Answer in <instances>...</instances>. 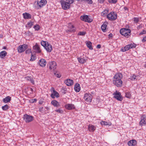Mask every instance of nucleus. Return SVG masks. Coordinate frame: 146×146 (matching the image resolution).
Instances as JSON below:
<instances>
[{
  "mask_svg": "<svg viewBox=\"0 0 146 146\" xmlns=\"http://www.w3.org/2000/svg\"><path fill=\"white\" fill-rule=\"evenodd\" d=\"M51 104L54 107H57L60 106V105L59 102L56 100H53L51 102Z\"/></svg>",
  "mask_w": 146,
  "mask_h": 146,
  "instance_id": "obj_25",
  "label": "nucleus"
},
{
  "mask_svg": "<svg viewBox=\"0 0 146 146\" xmlns=\"http://www.w3.org/2000/svg\"><path fill=\"white\" fill-rule=\"evenodd\" d=\"M51 91L52 92L50 96L53 98H55V97L56 98L59 97L60 95L53 88H52L51 89Z\"/></svg>",
  "mask_w": 146,
  "mask_h": 146,
  "instance_id": "obj_8",
  "label": "nucleus"
},
{
  "mask_svg": "<svg viewBox=\"0 0 146 146\" xmlns=\"http://www.w3.org/2000/svg\"><path fill=\"white\" fill-rule=\"evenodd\" d=\"M45 49L47 52H50L52 50V46L50 44L48 43L45 46Z\"/></svg>",
  "mask_w": 146,
  "mask_h": 146,
  "instance_id": "obj_20",
  "label": "nucleus"
},
{
  "mask_svg": "<svg viewBox=\"0 0 146 146\" xmlns=\"http://www.w3.org/2000/svg\"><path fill=\"white\" fill-rule=\"evenodd\" d=\"M60 2L62 9L65 10L69 9L70 8V4L74 3L72 0H66V1L64 0H61Z\"/></svg>",
  "mask_w": 146,
  "mask_h": 146,
  "instance_id": "obj_1",
  "label": "nucleus"
},
{
  "mask_svg": "<svg viewBox=\"0 0 146 146\" xmlns=\"http://www.w3.org/2000/svg\"><path fill=\"white\" fill-rule=\"evenodd\" d=\"M108 1L111 3H115L117 2V0H108Z\"/></svg>",
  "mask_w": 146,
  "mask_h": 146,
  "instance_id": "obj_41",
  "label": "nucleus"
},
{
  "mask_svg": "<svg viewBox=\"0 0 146 146\" xmlns=\"http://www.w3.org/2000/svg\"><path fill=\"white\" fill-rule=\"evenodd\" d=\"M84 100L88 102H91L92 100V96L90 94H86L84 96Z\"/></svg>",
  "mask_w": 146,
  "mask_h": 146,
  "instance_id": "obj_14",
  "label": "nucleus"
},
{
  "mask_svg": "<svg viewBox=\"0 0 146 146\" xmlns=\"http://www.w3.org/2000/svg\"><path fill=\"white\" fill-rule=\"evenodd\" d=\"M143 26V25L142 24H141L140 25H139L137 27V28L138 29H140Z\"/></svg>",
  "mask_w": 146,
  "mask_h": 146,
  "instance_id": "obj_51",
  "label": "nucleus"
},
{
  "mask_svg": "<svg viewBox=\"0 0 146 146\" xmlns=\"http://www.w3.org/2000/svg\"><path fill=\"white\" fill-rule=\"evenodd\" d=\"M113 35L112 34L110 33L109 35V37H112V36Z\"/></svg>",
  "mask_w": 146,
  "mask_h": 146,
  "instance_id": "obj_57",
  "label": "nucleus"
},
{
  "mask_svg": "<svg viewBox=\"0 0 146 146\" xmlns=\"http://www.w3.org/2000/svg\"><path fill=\"white\" fill-rule=\"evenodd\" d=\"M6 47L5 46H4L3 48V49H6Z\"/></svg>",
  "mask_w": 146,
  "mask_h": 146,
  "instance_id": "obj_61",
  "label": "nucleus"
},
{
  "mask_svg": "<svg viewBox=\"0 0 146 146\" xmlns=\"http://www.w3.org/2000/svg\"><path fill=\"white\" fill-rule=\"evenodd\" d=\"M124 9L125 10H127V7H125Z\"/></svg>",
  "mask_w": 146,
  "mask_h": 146,
  "instance_id": "obj_60",
  "label": "nucleus"
},
{
  "mask_svg": "<svg viewBox=\"0 0 146 146\" xmlns=\"http://www.w3.org/2000/svg\"><path fill=\"white\" fill-rule=\"evenodd\" d=\"M108 11L107 10H105L101 13V15L103 16H105L108 13Z\"/></svg>",
  "mask_w": 146,
  "mask_h": 146,
  "instance_id": "obj_34",
  "label": "nucleus"
},
{
  "mask_svg": "<svg viewBox=\"0 0 146 146\" xmlns=\"http://www.w3.org/2000/svg\"><path fill=\"white\" fill-rule=\"evenodd\" d=\"M123 82L121 80H113V83L117 87H121L122 86Z\"/></svg>",
  "mask_w": 146,
  "mask_h": 146,
  "instance_id": "obj_15",
  "label": "nucleus"
},
{
  "mask_svg": "<svg viewBox=\"0 0 146 146\" xmlns=\"http://www.w3.org/2000/svg\"><path fill=\"white\" fill-rule=\"evenodd\" d=\"M142 41L143 42H144L146 41V36L143 38L142 40Z\"/></svg>",
  "mask_w": 146,
  "mask_h": 146,
  "instance_id": "obj_54",
  "label": "nucleus"
},
{
  "mask_svg": "<svg viewBox=\"0 0 146 146\" xmlns=\"http://www.w3.org/2000/svg\"><path fill=\"white\" fill-rule=\"evenodd\" d=\"M136 76L133 75L132 76H131L130 77L129 79L132 80H135L136 79Z\"/></svg>",
  "mask_w": 146,
  "mask_h": 146,
  "instance_id": "obj_42",
  "label": "nucleus"
},
{
  "mask_svg": "<svg viewBox=\"0 0 146 146\" xmlns=\"http://www.w3.org/2000/svg\"><path fill=\"white\" fill-rule=\"evenodd\" d=\"M11 98L9 96H7V97H6L5 98H4L3 99V102H4L5 103L9 102L11 100Z\"/></svg>",
  "mask_w": 146,
  "mask_h": 146,
  "instance_id": "obj_29",
  "label": "nucleus"
},
{
  "mask_svg": "<svg viewBox=\"0 0 146 146\" xmlns=\"http://www.w3.org/2000/svg\"><path fill=\"white\" fill-rule=\"evenodd\" d=\"M74 89L76 92H79L80 90V84L78 83H76L75 85Z\"/></svg>",
  "mask_w": 146,
  "mask_h": 146,
  "instance_id": "obj_26",
  "label": "nucleus"
},
{
  "mask_svg": "<svg viewBox=\"0 0 146 146\" xmlns=\"http://www.w3.org/2000/svg\"><path fill=\"white\" fill-rule=\"evenodd\" d=\"M141 120L139 122V125H144L146 124V116L143 115L141 117Z\"/></svg>",
  "mask_w": 146,
  "mask_h": 146,
  "instance_id": "obj_13",
  "label": "nucleus"
},
{
  "mask_svg": "<svg viewBox=\"0 0 146 146\" xmlns=\"http://www.w3.org/2000/svg\"><path fill=\"white\" fill-rule=\"evenodd\" d=\"M114 95V98L117 100L119 101H121L123 100V97L121 96L120 92H118L116 91L113 94Z\"/></svg>",
  "mask_w": 146,
  "mask_h": 146,
  "instance_id": "obj_11",
  "label": "nucleus"
},
{
  "mask_svg": "<svg viewBox=\"0 0 146 146\" xmlns=\"http://www.w3.org/2000/svg\"><path fill=\"white\" fill-rule=\"evenodd\" d=\"M28 48V45L26 44H23L19 45L18 48L17 50L18 52L21 53L24 52Z\"/></svg>",
  "mask_w": 146,
  "mask_h": 146,
  "instance_id": "obj_10",
  "label": "nucleus"
},
{
  "mask_svg": "<svg viewBox=\"0 0 146 146\" xmlns=\"http://www.w3.org/2000/svg\"><path fill=\"white\" fill-rule=\"evenodd\" d=\"M125 96L126 97L128 98H130L131 97V95L130 93L129 92H127L125 93Z\"/></svg>",
  "mask_w": 146,
  "mask_h": 146,
  "instance_id": "obj_39",
  "label": "nucleus"
},
{
  "mask_svg": "<svg viewBox=\"0 0 146 146\" xmlns=\"http://www.w3.org/2000/svg\"><path fill=\"white\" fill-rule=\"evenodd\" d=\"M107 17L109 20L114 21L117 19V15L114 12H112L107 15Z\"/></svg>",
  "mask_w": 146,
  "mask_h": 146,
  "instance_id": "obj_5",
  "label": "nucleus"
},
{
  "mask_svg": "<svg viewBox=\"0 0 146 146\" xmlns=\"http://www.w3.org/2000/svg\"><path fill=\"white\" fill-rule=\"evenodd\" d=\"M39 104H42V102H39Z\"/></svg>",
  "mask_w": 146,
  "mask_h": 146,
  "instance_id": "obj_59",
  "label": "nucleus"
},
{
  "mask_svg": "<svg viewBox=\"0 0 146 146\" xmlns=\"http://www.w3.org/2000/svg\"><path fill=\"white\" fill-rule=\"evenodd\" d=\"M2 108L4 110H7L9 109V106L7 105H6L2 106Z\"/></svg>",
  "mask_w": 146,
  "mask_h": 146,
  "instance_id": "obj_38",
  "label": "nucleus"
},
{
  "mask_svg": "<svg viewBox=\"0 0 146 146\" xmlns=\"http://www.w3.org/2000/svg\"><path fill=\"white\" fill-rule=\"evenodd\" d=\"M96 129V127L94 125L89 124L88 126V129L90 131L93 132Z\"/></svg>",
  "mask_w": 146,
  "mask_h": 146,
  "instance_id": "obj_23",
  "label": "nucleus"
},
{
  "mask_svg": "<svg viewBox=\"0 0 146 146\" xmlns=\"http://www.w3.org/2000/svg\"><path fill=\"white\" fill-rule=\"evenodd\" d=\"M34 28L35 30L38 31L40 29V26L38 25H36L34 26Z\"/></svg>",
  "mask_w": 146,
  "mask_h": 146,
  "instance_id": "obj_37",
  "label": "nucleus"
},
{
  "mask_svg": "<svg viewBox=\"0 0 146 146\" xmlns=\"http://www.w3.org/2000/svg\"><path fill=\"white\" fill-rule=\"evenodd\" d=\"M25 79L27 80L30 81V80H31V77H29V76H28L25 77Z\"/></svg>",
  "mask_w": 146,
  "mask_h": 146,
  "instance_id": "obj_49",
  "label": "nucleus"
},
{
  "mask_svg": "<svg viewBox=\"0 0 146 146\" xmlns=\"http://www.w3.org/2000/svg\"><path fill=\"white\" fill-rule=\"evenodd\" d=\"M33 25V22L32 21H30L26 25V27L29 28H31Z\"/></svg>",
  "mask_w": 146,
  "mask_h": 146,
  "instance_id": "obj_33",
  "label": "nucleus"
},
{
  "mask_svg": "<svg viewBox=\"0 0 146 146\" xmlns=\"http://www.w3.org/2000/svg\"><path fill=\"white\" fill-rule=\"evenodd\" d=\"M144 66L145 68H146V64Z\"/></svg>",
  "mask_w": 146,
  "mask_h": 146,
  "instance_id": "obj_62",
  "label": "nucleus"
},
{
  "mask_svg": "<svg viewBox=\"0 0 146 146\" xmlns=\"http://www.w3.org/2000/svg\"><path fill=\"white\" fill-rule=\"evenodd\" d=\"M36 6H35V8L37 9H39L41 7L44 6L47 3L46 0H41L40 2L37 1Z\"/></svg>",
  "mask_w": 146,
  "mask_h": 146,
  "instance_id": "obj_3",
  "label": "nucleus"
},
{
  "mask_svg": "<svg viewBox=\"0 0 146 146\" xmlns=\"http://www.w3.org/2000/svg\"><path fill=\"white\" fill-rule=\"evenodd\" d=\"M120 33L121 35L127 37L131 35V30L129 29H121L120 30Z\"/></svg>",
  "mask_w": 146,
  "mask_h": 146,
  "instance_id": "obj_2",
  "label": "nucleus"
},
{
  "mask_svg": "<svg viewBox=\"0 0 146 146\" xmlns=\"http://www.w3.org/2000/svg\"><path fill=\"white\" fill-rule=\"evenodd\" d=\"M23 15L25 19H29L31 18V15L29 13H23Z\"/></svg>",
  "mask_w": 146,
  "mask_h": 146,
  "instance_id": "obj_24",
  "label": "nucleus"
},
{
  "mask_svg": "<svg viewBox=\"0 0 146 146\" xmlns=\"http://www.w3.org/2000/svg\"><path fill=\"white\" fill-rule=\"evenodd\" d=\"M100 3H103L105 1V0H98Z\"/></svg>",
  "mask_w": 146,
  "mask_h": 146,
  "instance_id": "obj_53",
  "label": "nucleus"
},
{
  "mask_svg": "<svg viewBox=\"0 0 146 146\" xmlns=\"http://www.w3.org/2000/svg\"><path fill=\"white\" fill-rule=\"evenodd\" d=\"M43 107H40L39 108V111L41 112L42 113L43 112Z\"/></svg>",
  "mask_w": 146,
  "mask_h": 146,
  "instance_id": "obj_50",
  "label": "nucleus"
},
{
  "mask_svg": "<svg viewBox=\"0 0 146 146\" xmlns=\"http://www.w3.org/2000/svg\"><path fill=\"white\" fill-rule=\"evenodd\" d=\"M78 59L79 62L81 64H84L86 62V60L82 57L78 58Z\"/></svg>",
  "mask_w": 146,
  "mask_h": 146,
  "instance_id": "obj_28",
  "label": "nucleus"
},
{
  "mask_svg": "<svg viewBox=\"0 0 146 146\" xmlns=\"http://www.w3.org/2000/svg\"><path fill=\"white\" fill-rule=\"evenodd\" d=\"M65 83L68 86H71L73 84V81L71 79H67L65 81Z\"/></svg>",
  "mask_w": 146,
  "mask_h": 146,
  "instance_id": "obj_22",
  "label": "nucleus"
},
{
  "mask_svg": "<svg viewBox=\"0 0 146 146\" xmlns=\"http://www.w3.org/2000/svg\"><path fill=\"white\" fill-rule=\"evenodd\" d=\"M33 49L36 53H40L41 52L39 45L36 43V44L35 45L33 46Z\"/></svg>",
  "mask_w": 146,
  "mask_h": 146,
  "instance_id": "obj_17",
  "label": "nucleus"
},
{
  "mask_svg": "<svg viewBox=\"0 0 146 146\" xmlns=\"http://www.w3.org/2000/svg\"><path fill=\"white\" fill-rule=\"evenodd\" d=\"M72 1H73V2H74V0H72Z\"/></svg>",
  "mask_w": 146,
  "mask_h": 146,
  "instance_id": "obj_64",
  "label": "nucleus"
},
{
  "mask_svg": "<svg viewBox=\"0 0 146 146\" xmlns=\"http://www.w3.org/2000/svg\"><path fill=\"white\" fill-rule=\"evenodd\" d=\"M49 69L50 70L55 71L56 68V64L54 61H52L49 63Z\"/></svg>",
  "mask_w": 146,
  "mask_h": 146,
  "instance_id": "obj_12",
  "label": "nucleus"
},
{
  "mask_svg": "<svg viewBox=\"0 0 146 146\" xmlns=\"http://www.w3.org/2000/svg\"><path fill=\"white\" fill-rule=\"evenodd\" d=\"M48 42L46 41H42L41 42V45L44 47V48L45 46L47 45V44H48Z\"/></svg>",
  "mask_w": 146,
  "mask_h": 146,
  "instance_id": "obj_35",
  "label": "nucleus"
},
{
  "mask_svg": "<svg viewBox=\"0 0 146 146\" xmlns=\"http://www.w3.org/2000/svg\"><path fill=\"white\" fill-rule=\"evenodd\" d=\"M65 107L68 110H71L75 108L74 105L72 104H67L65 106Z\"/></svg>",
  "mask_w": 146,
  "mask_h": 146,
  "instance_id": "obj_19",
  "label": "nucleus"
},
{
  "mask_svg": "<svg viewBox=\"0 0 146 146\" xmlns=\"http://www.w3.org/2000/svg\"><path fill=\"white\" fill-rule=\"evenodd\" d=\"M7 55V52L5 51H3L0 52V56L1 58H3Z\"/></svg>",
  "mask_w": 146,
  "mask_h": 146,
  "instance_id": "obj_30",
  "label": "nucleus"
},
{
  "mask_svg": "<svg viewBox=\"0 0 146 146\" xmlns=\"http://www.w3.org/2000/svg\"><path fill=\"white\" fill-rule=\"evenodd\" d=\"M37 101V99H32L30 100V102L31 103L35 102Z\"/></svg>",
  "mask_w": 146,
  "mask_h": 146,
  "instance_id": "obj_45",
  "label": "nucleus"
},
{
  "mask_svg": "<svg viewBox=\"0 0 146 146\" xmlns=\"http://www.w3.org/2000/svg\"><path fill=\"white\" fill-rule=\"evenodd\" d=\"M46 62L45 60L43 59H40L38 62V64L40 66L44 67L45 66L46 64Z\"/></svg>",
  "mask_w": 146,
  "mask_h": 146,
  "instance_id": "obj_18",
  "label": "nucleus"
},
{
  "mask_svg": "<svg viewBox=\"0 0 146 146\" xmlns=\"http://www.w3.org/2000/svg\"><path fill=\"white\" fill-rule=\"evenodd\" d=\"M54 74L58 78H60L61 76V74L60 73H58L57 72H54Z\"/></svg>",
  "mask_w": 146,
  "mask_h": 146,
  "instance_id": "obj_43",
  "label": "nucleus"
},
{
  "mask_svg": "<svg viewBox=\"0 0 146 146\" xmlns=\"http://www.w3.org/2000/svg\"><path fill=\"white\" fill-rule=\"evenodd\" d=\"M86 32L84 31L80 32L78 33V35L84 36L86 34Z\"/></svg>",
  "mask_w": 146,
  "mask_h": 146,
  "instance_id": "obj_40",
  "label": "nucleus"
},
{
  "mask_svg": "<svg viewBox=\"0 0 146 146\" xmlns=\"http://www.w3.org/2000/svg\"><path fill=\"white\" fill-rule=\"evenodd\" d=\"M123 77L122 74L120 73L116 74L113 76V80H121Z\"/></svg>",
  "mask_w": 146,
  "mask_h": 146,
  "instance_id": "obj_16",
  "label": "nucleus"
},
{
  "mask_svg": "<svg viewBox=\"0 0 146 146\" xmlns=\"http://www.w3.org/2000/svg\"><path fill=\"white\" fill-rule=\"evenodd\" d=\"M36 57L35 56H34L33 54H31V58L30 60L31 61H33L36 59Z\"/></svg>",
  "mask_w": 146,
  "mask_h": 146,
  "instance_id": "obj_36",
  "label": "nucleus"
},
{
  "mask_svg": "<svg viewBox=\"0 0 146 146\" xmlns=\"http://www.w3.org/2000/svg\"><path fill=\"white\" fill-rule=\"evenodd\" d=\"M29 90L31 91H32V92H33V89H32V88H30L29 89Z\"/></svg>",
  "mask_w": 146,
  "mask_h": 146,
  "instance_id": "obj_58",
  "label": "nucleus"
},
{
  "mask_svg": "<svg viewBox=\"0 0 146 146\" xmlns=\"http://www.w3.org/2000/svg\"><path fill=\"white\" fill-rule=\"evenodd\" d=\"M85 0H81V1H84Z\"/></svg>",
  "mask_w": 146,
  "mask_h": 146,
  "instance_id": "obj_63",
  "label": "nucleus"
},
{
  "mask_svg": "<svg viewBox=\"0 0 146 146\" xmlns=\"http://www.w3.org/2000/svg\"><path fill=\"white\" fill-rule=\"evenodd\" d=\"M146 33V31L143 30L140 33L139 35H141L143 34H145Z\"/></svg>",
  "mask_w": 146,
  "mask_h": 146,
  "instance_id": "obj_46",
  "label": "nucleus"
},
{
  "mask_svg": "<svg viewBox=\"0 0 146 146\" xmlns=\"http://www.w3.org/2000/svg\"><path fill=\"white\" fill-rule=\"evenodd\" d=\"M55 111L57 112H58L61 113H62L61 112L62 111L60 110V109H58V110H55Z\"/></svg>",
  "mask_w": 146,
  "mask_h": 146,
  "instance_id": "obj_52",
  "label": "nucleus"
},
{
  "mask_svg": "<svg viewBox=\"0 0 146 146\" xmlns=\"http://www.w3.org/2000/svg\"><path fill=\"white\" fill-rule=\"evenodd\" d=\"M107 25L106 24H103L101 27L102 30L103 32H105L106 31V28L107 27Z\"/></svg>",
  "mask_w": 146,
  "mask_h": 146,
  "instance_id": "obj_31",
  "label": "nucleus"
},
{
  "mask_svg": "<svg viewBox=\"0 0 146 146\" xmlns=\"http://www.w3.org/2000/svg\"><path fill=\"white\" fill-rule=\"evenodd\" d=\"M84 1L87 2L88 4H91L93 3V1L92 0H85Z\"/></svg>",
  "mask_w": 146,
  "mask_h": 146,
  "instance_id": "obj_48",
  "label": "nucleus"
},
{
  "mask_svg": "<svg viewBox=\"0 0 146 146\" xmlns=\"http://www.w3.org/2000/svg\"><path fill=\"white\" fill-rule=\"evenodd\" d=\"M137 144V141L135 140H132L128 142V145L129 146H134Z\"/></svg>",
  "mask_w": 146,
  "mask_h": 146,
  "instance_id": "obj_21",
  "label": "nucleus"
},
{
  "mask_svg": "<svg viewBox=\"0 0 146 146\" xmlns=\"http://www.w3.org/2000/svg\"><path fill=\"white\" fill-rule=\"evenodd\" d=\"M100 124L102 125H109L110 126L111 125V123L109 121H102L100 122Z\"/></svg>",
  "mask_w": 146,
  "mask_h": 146,
  "instance_id": "obj_27",
  "label": "nucleus"
},
{
  "mask_svg": "<svg viewBox=\"0 0 146 146\" xmlns=\"http://www.w3.org/2000/svg\"><path fill=\"white\" fill-rule=\"evenodd\" d=\"M101 48V45L100 44H98L97 46V48Z\"/></svg>",
  "mask_w": 146,
  "mask_h": 146,
  "instance_id": "obj_56",
  "label": "nucleus"
},
{
  "mask_svg": "<svg viewBox=\"0 0 146 146\" xmlns=\"http://www.w3.org/2000/svg\"><path fill=\"white\" fill-rule=\"evenodd\" d=\"M80 18L81 20L88 23H91L93 21L92 19L89 18L88 15H86L81 16Z\"/></svg>",
  "mask_w": 146,
  "mask_h": 146,
  "instance_id": "obj_6",
  "label": "nucleus"
},
{
  "mask_svg": "<svg viewBox=\"0 0 146 146\" xmlns=\"http://www.w3.org/2000/svg\"><path fill=\"white\" fill-rule=\"evenodd\" d=\"M76 29L74 26L71 23L68 24V29L66 30L67 33L68 32L71 33H74L76 31Z\"/></svg>",
  "mask_w": 146,
  "mask_h": 146,
  "instance_id": "obj_9",
  "label": "nucleus"
},
{
  "mask_svg": "<svg viewBox=\"0 0 146 146\" xmlns=\"http://www.w3.org/2000/svg\"><path fill=\"white\" fill-rule=\"evenodd\" d=\"M136 47V45L134 44H131L127 45L124 47H122L121 48V51L123 52L127 51L130 49L134 48Z\"/></svg>",
  "mask_w": 146,
  "mask_h": 146,
  "instance_id": "obj_4",
  "label": "nucleus"
},
{
  "mask_svg": "<svg viewBox=\"0 0 146 146\" xmlns=\"http://www.w3.org/2000/svg\"><path fill=\"white\" fill-rule=\"evenodd\" d=\"M86 44L90 49L92 50L93 49L92 46V43L90 41H88L87 42Z\"/></svg>",
  "mask_w": 146,
  "mask_h": 146,
  "instance_id": "obj_32",
  "label": "nucleus"
},
{
  "mask_svg": "<svg viewBox=\"0 0 146 146\" xmlns=\"http://www.w3.org/2000/svg\"><path fill=\"white\" fill-rule=\"evenodd\" d=\"M30 82L32 83L33 84H34V81L33 80V79H31V80H30Z\"/></svg>",
  "mask_w": 146,
  "mask_h": 146,
  "instance_id": "obj_55",
  "label": "nucleus"
},
{
  "mask_svg": "<svg viewBox=\"0 0 146 146\" xmlns=\"http://www.w3.org/2000/svg\"><path fill=\"white\" fill-rule=\"evenodd\" d=\"M134 22L135 23H138L139 21V19L138 18L135 17L133 19Z\"/></svg>",
  "mask_w": 146,
  "mask_h": 146,
  "instance_id": "obj_44",
  "label": "nucleus"
},
{
  "mask_svg": "<svg viewBox=\"0 0 146 146\" xmlns=\"http://www.w3.org/2000/svg\"><path fill=\"white\" fill-rule=\"evenodd\" d=\"M25 52L26 54H29L31 52V49H27L26 50Z\"/></svg>",
  "mask_w": 146,
  "mask_h": 146,
  "instance_id": "obj_47",
  "label": "nucleus"
},
{
  "mask_svg": "<svg viewBox=\"0 0 146 146\" xmlns=\"http://www.w3.org/2000/svg\"><path fill=\"white\" fill-rule=\"evenodd\" d=\"M23 118L26 123H29L33 120V117L26 114L24 115Z\"/></svg>",
  "mask_w": 146,
  "mask_h": 146,
  "instance_id": "obj_7",
  "label": "nucleus"
}]
</instances>
